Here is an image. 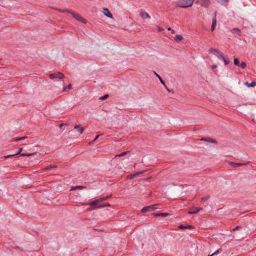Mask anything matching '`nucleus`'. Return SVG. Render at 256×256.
<instances>
[{"label": "nucleus", "mask_w": 256, "mask_h": 256, "mask_svg": "<svg viewBox=\"0 0 256 256\" xmlns=\"http://www.w3.org/2000/svg\"><path fill=\"white\" fill-rule=\"evenodd\" d=\"M145 171H142V172H136L134 174H132L134 178L136 176H137L139 175V174H143Z\"/></svg>", "instance_id": "c85d7f7f"}, {"label": "nucleus", "mask_w": 256, "mask_h": 256, "mask_svg": "<svg viewBox=\"0 0 256 256\" xmlns=\"http://www.w3.org/2000/svg\"><path fill=\"white\" fill-rule=\"evenodd\" d=\"M192 228V226H190V225L184 226V225L182 224L179 226V228L180 229H182V230L185 229V228Z\"/></svg>", "instance_id": "6ab92c4d"}, {"label": "nucleus", "mask_w": 256, "mask_h": 256, "mask_svg": "<svg viewBox=\"0 0 256 256\" xmlns=\"http://www.w3.org/2000/svg\"><path fill=\"white\" fill-rule=\"evenodd\" d=\"M166 28L168 30L171 31L172 30L170 27H166Z\"/></svg>", "instance_id": "a18cd8bd"}, {"label": "nucleus", "mask_w": 256, "mask_h": 256, "mask_svg": "<svg viewBox=\"0 0 256 256\" xmlns=\"http://www.w3.org/2000/svg\"><path fill=\"white\" fill-rule=\"evenodd\" d=\"M196 3L204 8H208L210 5L209 0H197Z\"/></svg>", "instance_id": "39448f33"}, {"label": "nucleus", "mask_w": 256, "mask_h": 256, "mask_svg": "<svg viewBox=\"0 0 256 256\" xmlns=\"http://www.w3.org/2000/svg\"><path fill=\"white\" fill-rule=\"evenodd\" d=\"M60 12H68V10H58Z\"/></svg>", "instance_id": "58836bf2"}, {"label": "nucleus", "mask_w": 256, "mask_h": 256, "mask_svg": "<svg viewBox=\"0 0 256 256\" xmlns=\"http://www.w3.org/2000/svg\"><path fill=\"white\" fill-rule=\"evenodd\" d=\"M202 210L200 208L192 207L190 208L188 210V214H195L198 213V212Z\"/></svg>", "instance_id": "0eeeda50"}, {"label": "nucleus", "mask_w": 256, "mask_h": 256, "mask_svg": "<svg viewBox=\"0 0 256 256\" xmlns=\"http://www.w3.org/2000/svg\"><path fill=\"white\" fill-rule=\"evenodd\" d=\"M26 138H27L26 136H24V137H22V138H14L12 140V141H18V140H24Z\"/></svg>", "instance_id": "b1692460"}, {"label": "nucleus", "mask_w": 256, "mask_h": 256, "mask_svg": "<svg viewBox=\"0 0 256 256\" xmlns=\"http://www.w3.org/2000/svg\"><path fill=\"white\" fill-rule=\"evenodd\" d=\"M224 61V62L225 64L227 65L229 64L230 61L228 60H226L224 58H224H222Z\"/></svg>", "instance_id": "7c9ffc66"}, {"label": "nucleus", "mask_w": 256, "mask_h": 256, "mask_svg": "<svg viewBox=\"0 0 256 256\" xmlns=\"http://www.w3.org/2000/svg\"><path fill=\"white\" fill-rule=\"evenodd\" d=\"M228 2V0H220V2L222 4H224Z\"/></svg>", "instance_id": "e433bc0d"}, {"label": "nucleus", "mask_w": 256, "mask_h": 256, "mask_svg": "<svg viewBox=\"0 0 256 256\" xmlns=\"http://www.w3.org/2000/svg\"><path fill=\"white\" fill-rule=\"evenodd\" d=\"M230 164L233 167H234V168L240 166H244V165L246 164H244V163H234V162H230Z\"/></svg>", "instance_id": "4468645a"}, {"label": "nucleus", "mask_w": 256, "mask_h": 256, "mask_svg": "<svg viewBox=\"0 0 256 256\" xmlns=\"http://www.w3.org/2000/svg\"><path fill=\"white\" fill-rule=\"evenodd\" d=\"M194 0H178L176 4L177 6L186 8L191 6Z\"/></svg>", "instance_id": "f257e3e1"}, {"label": "nucleus", "mask_w": 256, "mask_h": 256, "mask_svg": "<svg viewBox=\"0 0 256 256\" xmlns=\"http://www.w3.org/2000/svg\"><path fill=\"white\" fill-rule=\"evenodd\" d=\"M183 38V37L182 35L177 34L175 36V40H182Z\"/></svg>", "instance_id": "4be33fe9"}, {"label": "nucleus", "mask_w": 256, "mask_h": 256, "mask_svg": "<svg viewBox=\"0 0 256 256\" xmlns=\"http://www.w3.org/2000/svg\"><path fill=\"white\" fill-rule=\"evenodd\" d=\"M209 198H210L209 196H204V197H202L201 198V200L202 201H204V200H208Z\"/></svg>", "instance_id": "f704fd0d"}, {"label": "nucleus", "mask_w": 256, "mask_h": 256, "mask_svg": "<svg viewBox=\"0 0 256 256\" xmlns=\"http://www.w3.org/2000/svg\"><path fill=\"white\" fill-rule=\"evenodd\" d=\"M240 66L242 68H244L246 67V64L244 62H242Z\"/></svg>", "instance_id": "2f4dec72"}, {"label": "nucleus", "mask_w": 256, "mask_h": 256, "mask_svg": "<svg viewBox=\"0 0 256 256\" xmlns=\"http://www.w3.org/2000/svg\"><path fill=\"white\" fill-rule=\"evenodd\" d=\"M68 13L71 14L73 18L78 22H82L84 24L86 23V20L81 17L78 14L72 11H68Z\"/></svg>", "instance_id": "20e7f679"}, {"label": "nucleus", "mask_w": 256, "mask_h": 256, "mask_svg": "<svg viewBox=\"0 0 256 256\" xmlns=\"http://www.w3.org/2000/svg\"><path fill=\"white\" fill-rule=\"evenodd\" d=\"M231 32L232 34H236L238 36H240V34H241L240 30H239L238 28H234L232 29L231 30Z\"/></svg>", "instance_id": "ddd939ff"}, {"label": "nucleus", "mask_w": 256, "mask_h": 256, "mask_svg": "<svg viewBox=\"0 0 256 256\" xmlns=\"http://www.w3.org/2000/svg\"><path fill=\"white\" fill-rule=\"evenodd\" d=\"M22 150V148H19L18 152L16 154L8 155V156H4V158H8L12 157V156H14L15 155L18 154H20Z\"/></svg>", "instance_id": "dca6fc26"}, {"label": "nucleus", "mask_w": 256, "mask_h": 256, "mask_svg": "<svg viewBox=\"0 0 256 256\" xmlns=\"http://www.w3.org/2000/svg\"><path fill=\"white\" fill-rule=\"evenodd\" d=\"M220 250H217L216 252H215L214 253L212 254L211 255H209L208 256H214L215 254H216L220 252Z\"/></svg>", "instance_id": "c9c22d12"}, {"label": "nucleus", "mask_w": 256, "mask_h": 256, "mask_svg": "<svg viewBox=\"0 0 256 256\" xmlns=\"http://www.w3.org/2000/svg\"><path fill=\"white\" fill-rule=\"evenodd\" d=\"M154 74L158 78L159 80H160V82L164 85L165 86V82L162 79V78L160 77V76L156 72H154Z\"/></svg>", "instance_id": "a211bd4d"}, {"label": "nucleus", "mask_w": 256, "mask_h": 256, "mask_svg": "<svg viewBox=\"0 0 256 256\" xmlns=\"http://www.w3.org/2000/svg\"><path fill=\"white\" fill-rule=\"evenodd\" d=\"M156 27L157 28L158 31L160 32H162L164 30L162 28H161L158 26H156Z\"/></svg>", "instance_id": "4c0bfd02"}, {"label": "nucleus", "mask_w": 256, "mask_h": 256, "mask_svg": "<svg viewBox=\"0 0 256 256\" xmlns=\"http://www.w3.org/2000/svg\"><path fill=\"white\" fill-rule=\"evenodd\" d=\"M72 84H70L69 85H68V86L65 87V88H64V91H66L67 89H71V88H72Z\"/></svg>", "instance_id": "473e14b6"}, {"label": "nucleus", "mask_w": 256, "mask_h": 256, "mask_svg": "<svg viewBox=\"0 0 256 256\" xmlns=\"http://www.w3.org/2000/svg\"><path fill=\"white\" fill-rule=\"evenodd\" d=\"M57 166L56 165H54V166H48L44 168V170H49V169H50V168H56Z\"/></svg>", "instance_id": "393cba45"}, {"label": "nucleus", "mask_w": 256, "mask_h": 256, "mask_svg": "<svg viewBox=\"0 0 256 256\" xmlns=\"http://www.w3.org/2000/svg\"><path fill=\"white\" fill-rule=\"evenodd\" d=\"M200 140H202V141H206V142H212V143H215L216 142L214 140H213L210 138H208V137H204V138H202L201 139H200Z\"/></svg>", "instance_id": "9b49d317"}, {"label": "nucleus", "mask_w": 256, "mask_h": 256, "mask_svg": "<svg viewBox=\"0 0 256 256\" xmlns=\"http://www.w3.org/2000/svg\"><path fill=\"white\" fill-rule=\"evenodd\" d=\"M110 204L109 203H106L104 205L98 206V208H102V207H106V206H110Z\"/></svg>", "instance_id": "c756f323"}, {"label": "nucleus", "mask_w": 256, "mask_h": 256, "mask_svg": "<svg viewBox=\"0 0 256 256\" xmlns=\"http://www.w3.org/2000/svg\"><path fill=\"white\" fill-rule=\"evenodd\" d=\"M102 12L106 16L111 18H113L112 14L110 13V12L108 8H104Z\"/></svg>", "instance_id": "1a4fd4ad"}, {"label": "nucleus", "mask_w": 256, "mask_h": 256, "mask_svg": "<svg viewBox=\"0 0 256 256\" xmlns=\"http://www.w3.org/2000/svg\"><path fill=\"white\" fill-rule=\"evenodd\" d=\"M74 129L78 130V132H80V134H82L84 130V128H80V125L75 126Z\"/></svg>", "instance_id": "f3484780"}, {"label": "nucleus", "mask_w": 256, "mask_h": 256, "mask_svg": "<svg viewBox=\"0 0 256 256\" xmlns=\"http://www.w3.org/2000/svg\"><path fill=\"white\" fill-rule=\"evenodd\" d=\"M110 197V196H105V197H103V198H100V202H103L104 200H106L107 199H108Z\"/></svg>", "instance_id": "bb28decb"}, {"label": "nucleus", "mask_w": 256, "mask_h": 256, "mask_svg": "<svg viewBox=\"0 0 256 256\" xmlns=\"http://www.w3.org/2000/svg\"><path fill=\"white\" fill-rule=\"evenodd\" d=\"M234 63L235 66H238L240 64L237 58H234Z\"/></svg>", "instance_id": "5701e85b"}, {"label": "nucleus", "mask_w": 256, "mask_h": 256, "mask_svg": "<svg viewBox=\"0 0 256 256\" xmlns=\"http://www.w3.org/2000/svg\"><path fill=\"white\" fill-rule=\"evenodd\" d=\"M164 86L165 88L166 89V90H167L168 92H170V90H169V89L167 88V86H166V84H165V86Z\"/></svg>", "instance_id": "37998d69"}, {"label": "nucleus", "mask_w": 256, "mask_h": 256, "mask_svg": "<svg viewBox=\"0 0 256 256\" xmlns=\"http://www.w3.org/2000/svg\"><path fill=\"white\" fill-rule=\"evenodd\" d=\"M216 66H216V65H215V64H214V65L211 66V68H212V69H214V68H216Z\"/></svg>", "instance_id": "a19ab883"}, {"label": "nucleus", "mask_w": 256, "mask_h": 256, "mask_svg": "<svg viewBox=\"0 0 256 256\" xmlns=\"http://www.w3.org/2000/svg\"><path fill=\"white\" fill-rule=\"evenodd\" d=\"M216 24V13L214 14V16L212 18V22L211 27V30L213 32L214 30Z\"/></svg>", "instance_id": "9d476101"}, {"label": "nucleus", "mask_w": 256, "mask_h": 256, "mask_svg": "<svg viewBox=\"0 0 256 256\" xmlns=\"http://www.w3.org/2000/svg\"><path fill=\"white\" fill-rule=\"evenodd\" d=\"M209 52L215 55L217 58L220 59L224 58V54L220 52L218 50L211 48L209 50Z\"/></svg>", "instance_id": "7ed1b4c3"}, {"label": "nucleus", "mask_w": 256, "mask_h": 256, "mask_svg": "<svg viewBox=\"0 0 256 256\" xmlns=\"http://www.w3.org/2000/svg\"><path fill=\"white\" fill-rule=\"evenodd\" d=\"M49 77L50 79L54 80L56 78L64 79L65 78V76L62 73L59 72H56L50 74Z\"/></svg>", "instance_id": "f03ea898"}, {"label": "nucleus", "mask_w": 256, "mask_h": 256, "mask_svg": "<svg viewBox=\"0 0 256 256\" xmlns=\"http://www.w3.org/2000/svg\"><path fill=\"white\" fill-rule=\"evenodd\" d=\"M245 84L248 86V87H253V86H256V82H252L250 84H249L248 82H246L245 83Z\"/></svg>", "instance_id": "412c9836"}, {"label": "nucleus", "mask_w": 256, "mask_h": 256, "mask_svg": "<svg viewBox=\"0 0 256 256\" xmlns=\"http://www.w3.org/2000/svg\"><path fill=\"white\" fill-rule=\"evenodd\" d=\"M156 209V208L155 207V206L152 205V206H145V207L143 208L142 209L141 212H152V211H154Z\"/></svg>", "instance_id": "423d86ee"}, {"label": "nucleus", "mask_w": 256, "mask_h": 256, "mask_svg": "<svg viewBox=\"0 0 256 256\" xmlns=\"http://www.w3.org/2000/svg\"><path fill=\"white\" fill-rule=\"evenodd\" d=\"M128 152H123L119 154L116 155V156H125Z\"/></svg>", "instance_id": "a878e982"}, {"label": "nucleus", "mask_w": 256, "mask_h": 256, "mask_svg": "<svg viewBox=\"0 0 256 256\" xmlns=\"http://www.w3.org/2000/svg\"><path fill=\"white\" fill-rule=\"evenodd\" d=\"M140 16L144 18H150V16L146 12H142Z\"/></svg>", "instance_id": "2eb2a0df"}, {"label": "nucleus", "mask_w": 256, "mask_h": 256, "mask_svg": "<svg viewBox=\"0 0 256 256\" xmlns=\"http://www.w3.org/2000/svg\"><path fill=\"white\" fill-rule=\"evenodd\" d=\"M99 136H100V135H98V136H96V138H94V140H96L99 138Z\"/></svg>", "instance_id": "c03bdc74"}, {"label": "nucleus", "mask_w": 256, "mask_h": 256, "mask_svg": "<svg viewBox=\"0 0 256 256\" xmlns=\"http://www.w3.org/2000/svg\"><path fill=\"white\" fill-rule=\"evenodd\" d=\"M108 97V94H105L104 96L100 97V100H104L106 99Z\"/></svg>", "instance_id": "cd10ccee"}, {"label": "nucleus", "mask_w": 256, "mask_h": 256, "mask_svg": "<svg viewBox=\"0 0 256 256\" xmlns=\"http://www.w3.org/2000/svg\"><path fill=\"white\" fill-rule=\"evenodd\" d=\"M83 188L84 187L82 186H74L72 187L70 190H76L77 189L81 190V189Z\"/></svg>", "instance_id": "aec40b11"}, {"label": "nucleus", "mask_w": 256, "mask_h": 256, "mask_svg": "<svg viewBox=\"0 0 256 256\" xmlns=\"http://www.w3.org/2000/svg\"><path fill=\"white\" fill-rule=\"evenodd\" d=\"M240 228V226H238L236 227L235 228H234L233 230H238V228Z\"/></svg>", "instance_id": "79ce46f5"}, {"label": "nucleus", "mask_w": 256, "mask_h": 256, "mask_svg": "<svg viewBox=\"0 0 256 256\" xmlns=\"http://www.w3.org/2000/svg\"><path fill=\"white\" fill-rule=\"evenodd\" d=\"M152 216H160L162 217H166L169 215L168 213H162V212H158V213H154L152 214Z\"/></svg>", "instance_id": "f8f14e48"}, {"label": "nucleus", "mask_w": 256, "mask_h": 256, "mask_svg": "<svg viewBox=\"0 0 256 256\" xmlns=\"http://www.w3.org/2000/svg\"><path fill=\"white\" fill-rule=\"evenodd\" d=\"M100 202H101L99 198V199H97V200L93 201L92 202L88 204H89L90 206H92V208H94L98 207V206H98Z\"/></svg>", "instance_id": "6e6552de"}, {"label": "nucleus", "mask_w": 256, "mask_h": 256, "mask_svg": "<svg viewBox=\"0 0 256 256\" xmlns=\"http://www.w3.org/2000/svg\"><path fill=\"white\" fill-rule=\"evenodd\" d=\"M171 32H172V34H174V30H171Z\"/></svg>", "instance_id": "49530a36"}, {"label": "nucleus", "mask_w": 256, "mask_h": 256, "mask_svg": "<svg viewBox=\"0 0 256 256\" xmlns=\"http://www.w3.org/2000/svg\"><path fill=\"white\" fill-rule=\"evenodd\" d=\"M34 154H21V156H32Z\"/></svg>", "instance_id": "72a5a7b5"}, {"label": "nucleus", "mask_w": 256, "mask_h": 256, "mask_svg": "<svg viewBox=\"0 0 256 256\" xmlns=\"http://www.w3.org/2000/svg\"><path fill=\"white\" fill-rule=\"evenodd\" d=\"M128 178H130V179H132L134 178V176L133 174H131V175H130L129 176H128Z\"/></svg>", "instance_id": "ea45409f"}]
</instances>
